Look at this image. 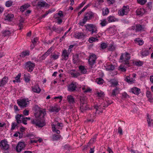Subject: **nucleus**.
<instances>
[{"mask_svg": "<svg viewBox=\"0 0 153 153\" xmlns=\"http://www.w3.org/2000/svg\"><path fill=\"white\" fill-rule=\"evenodd\" d=\"M46 114L45 110H39L36 114V116L37 117V118L36 119H32L31 121V123L39 128L42 127L46 124L44 117Z\"/></svg>", "mask_w": 153, "mask_h": 153, "instance_id": "nucleus-1", "label": "nucleus"}, {"mask_svg": "<svg viewBox=\"0 0 153 153\" xmlns=\"http://www.w3.org/2000/svg\"><path fill=\"white\" fill-rule=\"evenodd\" d=\"M130 54L127 52L121 53L120 59V61L123 64L129 66V60L130 59Z\"/></svg>", "mask_w": 153, "mask_h": 153, "instance_id": "nucleus-2", "label": "nucleus"}, {"mask_svg": "<svg viewBox=\"0 0 153 153\" xmlns=\"http://www.w3.org/2000/svg\"><path fill=\"white\" fill-rule=\"evenodd\" d=\"M0 147L2 150H4V153H10L9 145L8 142L5 140H3L0 142Z\"/></svg>", "mask_w": 153, "mask_h": 153, "instance_id": "nucleus-3", "label": "nucleus"}, {"mask_svg": "<svg viewBox=\"0 0 153 153\" xmlns=\"http://www.w3.org/2000/svg\"><path fill=\"white\" fill-rule=\"evenodd\" d=\"M87 30L91 32V34L94 33H97V30L96 26L94 24H88L84 26Z\"/></svg>", "mask_w": 153, "mask_h": 153, "instance_id": "nucleus-4", "label": "nucleus"}, {"mask_svg": "<svg viewBox=\"0 0 153 153\" xmlns=\"http://www.w3.org/2000/svg\"><path fill=\"white\" fill-rule=\"evenodd\" d=\"M108 105V103H107L105 105L103 104L101 105L97 104L94 105V107L96 110V112H97L98 114H100V113H102L103 110L107 107Z\"/></svg>", "mask_w": 153, "mask_h": 153, "instance_id": "nucleus-5", "label": "nucleus"}, {"mask_svg": "<svg viewBox=\"0 0 153 153\" xmlns=\"http://www.w3.org/2000/svg\"><path fill=\"white\" fill-rule=\"evenodd\" d=\"M17 103L20 107H26L29 104L28 99H23L20 100H18Z\"/></svg>", "mask_w": 153, "mask_h": 153, "instance_id": "nucleus-6", "label": "nucleus"}, {"mask_svg": "<svg viewBox=\"0 0 153 153\" xmlns=\"http://www.w3.org/2000/svg\"><path fill=\"white\" fill-rule=\"evenodd\" d=\"M25 68L27 69L28 71L31 72L35 66V64L30 61H29L25 63Z\"/></svg>", "mask_w": 153, "mask_h": 153, "instance_id": "nucleus-7", "label": "nucleus"}, {"mask_svg": "<svg viewBox=\"0 0 153 153\" xmlns=\"http://www.w3.org/2000/svg\"><path fill=\"white\" fill-rule=\"evenodd\" d=\"M96 59V56L94 54H92L90 56L88 62L91 68H93L95 67L94 64L95 63Z\"/></svg>", "mask_w": 153, "mask_h": 153, "instance_id": "nucleus-8", "label": "nucleus"}, {"mask_svg": "<svg viewBox=\"0 0 153 153\" xmlns=\"http://www.w3.org/2000/svg\"><path fill=\"white\" fill-rule=\"evenodd\" d=\"M129 11V7L128 6H124L122 9L119 10L118 14L121 16H123L127 14L128 12Z\"/></svg>", "mask_w": 153, "mask_h": 153, "instance_id": "nucleus-9", "label": "nucleus"}, {"mask_svg": "<svg viewBox=\"0 0 153 153\" xmlns=\"http://www.w3.org/2000/svg\"><path fill=\"white\" fill-rule=\"evenodd\" d=\"M77 88V83L76 82H73L68 85V90L70 92H74L76 91Z\"/></svg>", "mask_w": 153, "mask_h": 153, "instance_id": "nucleus-10", "label": "nucleus"}, {"mask_svg": "<svg viewBox=\"0 0 153 153\" xmlns=\"http://www.w3.org/2000/svg\"><path fill=\"white\" fill-rule=\"evenodd\" d=\"M25 147V144L23 142H19L16 147V150L18 152H20Z\"/></svg>", "mask_w": 153, "mask_h": 153, "instance_id": "nucleus-11", "label": "nucleus"}, {"mask_svg": "<svg viewBox=\"0 0 153 153\" xmlns=\"http://www.w3.org/2000/svg\"><path fill=\"white\" fill-rule=\"evenodd\" d=\"M134 27H135L134 29L136 32L142 31L144 30L145 27L143 25L137 24L135 25Z\"/></svg>", "mask_w": 153, "mask_h": 153, "instance_id": "nucleus-12", "label": "nucleus"}, {"mask_svg": "<svg viewBox=\"0 0 153 153\" xmlns=\"http://www.w3.org/2000/svg\"><path fill=\"white\" fill-rule=\"evenodd\" d=\"M69 73L72 77L74 78H76L80 75V73L77 71H76L75 70H71Z\"/></svg>", "mask_w": 153, "mask_h": 153, "instance_id": "nucleus-13", "label": "nucleus"}, {"mask_svg": "<svg viewBox=\"0 0 153 153\" xmlns=\"http://www.w3.org/2000/svg\"><path fill=\"white\" fill-rule=\"evenodd\" d=\"M69 53L68 52L67 50H64L62 52V58L63 59L66 60L68 58Z\"/></svg>", "mask_w": 153, "mask_h": 153, "instance_id": "nucleus-14", "label": "nucleus"}, {"mask_svg": "<svg viewBox=\"0 0 153 153\" xmlns=\"http://www.w3.org/2000/svg\"><path fill=\"white\" fill-rule=\"evenodd\" d=\"M31 88L32 91L37 93H39L41 90L40 88L37 84L32 86Z\"/></svg>", "mask_w": 153, "mask_h": 153, "instance_id": "nucleus-15", "label": "nucleus"}, {"mask_svg": "<svg viewBox=\"0 0 153 153\" xmlns=\"http://www.w3.org/2000/svg\"><path fill=\"white\" fill-rule=\"evenodd\" d=\"M67 101L70 104H73L75 103V99L72 95H68L67 96Z\"/></svg>", "mask_w": 153, "mask_h": 153, "instance_id": "nucleus-16", "label": "nucleus"}, {"mask_svg": "<svg viewBox=\"0 0 153 153\" xmlns=\"http://www.w3.org/2000/svg\"><path fill=\"white\" fill-rule=\"evenodd\" d=\"M8 78L6 76L4 77L0 82V87H3L8 82Z\"/></svg>", "mask_w": 153, "mask_h": 153, "instance_id": "nucleus-17", "label": "nucleus"}, {"mask_svg": "<svg viewBox=\"0 0 153 153\" xmlns=\"http://www.w3.org/2000/svg\"><path fill=\"white\" fill-rule=\"evenodd\" d=\"M14 17V15L12 13H7L5 15V20H7L9 21H11Z\"/></svg>", "mask_w": 153, "mask_h": 153, "instance_id": "nucleus-18", "label": "nucleus"}, {"mask_svg": "<svg viewBox=\"0 0 153 153\" xmlns=\"http://www.w3.org/2000/svg\"><path fill=\"white\" fill-rule=\"evenodd\" d=\"M131 92L134 94L138 95L140 94V89L137 87H134L131 88Z\"/></svg>", "mask_w": 153, "mask_h": 153, "instance_id": "nucleus-19", "label": "nucleus"}, {"mask_svg": "<svg viewBox=\"0 0 153 153\" xmlns=\"http://www.w3.org/2000/svg\"><path fill=\"white\" fill-rule=\"evenodd\" d=\"M119 89V88H118L116 87L115 89L112 90V92L110 94V96L112 97L116 96L119 92L118 90Z\"/></svg>", "mask_w": 153, "mask_h": 153, "instance_id": "nucleus-20", "label": "nucleus"}, {"mask_svg": "<svg viewBox=\"0 0 153 153\" xmlns=\"http://www.w3.org/2000/svg\"><path fill=\"white\" fill-rule=\"evenodd\" d=\"M88 20H89L88 19V17L85 14L84 15V18L82 19V21H80L78 24L82 26H84L86 22Z\"/></svg>", "mask_w": 153, "mask_h": 153, "instance_id": "nucleus-21", "label": "nucleus"}, {"mask_svg": "<svg viewBox=\"0 0 153 153\" xmlns=\"http://www.w3.org/2000/svg\"><path fill=\"white\" fill-rule=\"evenodd\" d=\"M80 109L81 112L83 113L85 111L89 109V108L88 106V105L86 104L80 105Z\"/></svg>", "mask_w": 153, "mask_h": 153, "instance_id": "nucleus-22", "label": "nucleus"}, {"mask_svg": "<svg viewBox=\"0 0 153 153\" xmlns=\"http://www.w3.org/2000/svg\"><path fill=\"white\" fill-rule=\"evenodd\" d=\"M109 82L111 84V86L112 87H115L118 85V81L117 80L115 79H111Z\"/></svg>", "mask_w": 153, "mask_h": 153, "instance_id": "nucleus-23", "label": "nucleus"}, {"mask_svg": "<svg viewBox=\"0 0 153 153\" xmlns=\"http://www.w3.org/2000/svg\"><path fill=\"white\" fill-rule=\"evenodd\" d=\"M150 52L149 50H146L145 49H143L140 52V54L142 56H146L149 55L150 53Z\"/></svg>", "mask_w": 153, "mask_h": 153, "instance_id": "nucleus-24", "label": "nucleus"}, {"mask_svg": "<svg viewBox=\"0 0 153 153\" xmlns=\"http://www.w3.org/2000/svg\"><path fill=\"white\" fill-rule=\"evenodd\" d=\"M107 20L108 22H111L118 21V19L115 18L113 16H109L107 17Z\"/></svg>", "mask_w": 153, "mask_h": 153, "instance_id": "nucleus-25", "label": "nucleus"}, {"mask_svg": "<svg viewBox=\"0 0 153 153\" xmlns=\"http://www.w3.org/2000/svg\"><path fill=\"white\" fill-rule=\"evenodd\" d=\"M85 36L83 33L78 32L76 33L75 34V36L76 38L78 39H82Z\"/></svg>", "mask_w": 153, "mask_h": 153, "instance_id": "nucleus-26", "label": "nucleus"}, {"mask_svg": "<svg viewBox=\"0 0 153 153\" xmlns=\"http://www.w3.org/2000/svg\"><path fill=\"white\" fill-rule=\"evenodd\" d=\"M147 120L148 124L149 126H153V120L151 119V117L149 116V114H147Z\"/></svg>", "mask_w": 153, "mask_h": 153, "instance_id": "nucleus-27", "label": "nucleus"}, {"mask_svg": "<svg viewBox=\"0 0 153 153\" xmlns=\"http://www.w3.org/2000/svg\"><path fill=\"white\" fill-rule=\"evenodd\" d=\"M11 32L8 30H3L2 32V36L5 37L10 36L11 34Z\"/></svg>", "mask_w": 153, "mask_h": 153, "instance_id": "nucleus-28", "label": "nucleus"}, {"mask_svg": "<svg viewBox=\"0 0 153 153\" xmlns=\"http://www.w3.org/2000/svg\"><path fill=\"white\" fill-rule=\"evenodd\" d=\"M85 15L87 16L89 20L91 19L92 18H94V13L91 12L87 13Z\"/></svg>", "mask_w": 153, "mask_h": 153, "instance_id": "nucleus-29", "label": "nucleus"}, {"mask_svg": "<svg viewBox=\"0 0 153 153\" xmlns=\"http://www.w3.org/2000/svg\"><path fill=\"white\" fill-rule=\"evenodd\" d=\"M136 12L137 15L142 16L144 13V9H138L136 10Z\"/></svg>", "mask_w": 153, "mask_h": 153, "instance_id": "nucleus-30", "label": "nucleus"}, {"mask_svg": "<svg viewBox=\"0 0 153 153\" xmlns=\"http://www.w3.org/2000/svg\"><path fill=\"white\" fill-rule=\"evenodd\" d=\"M80 105L87 104V98L85 97H81L80 98Z\"/></svg>", "mask_w": 153, "mask_h": 153, "instance_id": "nucleus-31", "label": "nucleus"}, {"mask_svg": "<svg viewBox=\"0 0 153 153\" xmlns=\"http://www.w3.org/2000/svg\"><path fill=\"white\" fill-rule=\"evenodd\" d=\"M30 6V5L29 4H25L20 7V10L22 12H23Z\"/></svg>", "mask_w": 153, "mask_h": 153, "instance_id": "nucleus-32", "label": "nucleus"}, {"mask_svg": "<svg viewBox=\"0 0 153 153\" xmlns=\"http://www.w3.org/2000/svg\"><path fill=\"white\" fill-rule=\"evenodd\" d=\"M59 53L58 52L54 53H53V54L51 55L52 57L53 58V60L57 59L59 58Z\"/></svg>", "mask_w": 153, "mask_h": 153, "instance_id": "nucleus-33", "label": "nucleus"}, {"mask_svg": "<svg viewBox=\"0 0 153 153\" xmlns=\"http://www.w3.org/2000/svg\"><path fill=\"white\" fill-rule=\"evenodd\" d=\"M29 55V51H24L21 53L19 56L22 57H24L26 56H28Z\"/></svg>", "mask_w": 153, "mask_h": 153, "instance_id": "nucleus-34", "label": "nucleus"}, {"mask_svg": "<svg viewBox=\"0 0 153 153\" xmlns=\"http://www.w3.org/2000/svg\"><path fill=\"white\" fill-rule=\"evenodd\" d=\"M79 69L82 74H85L87 72V70L83 66H80L79 67Z\"/></svg>", "mask_w": 153, "mask_h": 153, "instance_id": "nucleus-35", "label": "nucleus"}, {"mask_svg": "<svg viewBox=\"0 0 153 153\" xmlns=\"http://www.w3.org/2000/svg\"><path fill=\"white\" fill-rule=\"evenodd\" d=\"M46 2L43 1H39L38 2V6L40 7H42L45 6Z\"/></svg>", "mask_w": 153, "mask_h": 153, "instance_id": "nucleus-36", "label": "nucleus"}, {"mask_svg": "<svg viewBox=\"0 0 153 153\" xmlns=\"http://www.w3.org/2000/svg\"><path fill=\"white\" fill-rule=\"evenodd\" d=\"M61 136L59 135L54 134L52 136V139L53 141L59 139Z\"/></svg>", "mask_w": 153, "mask_h": 153, "instance_id": "nucleus-37", "label": "nucleus"}, {"mask_svg": "<svg viewBox=\"0 0 153 153\" xmlns=\"http://www.w3.org/2000/svg\"><path fill=\"white\" fill-rule=\"evenodd\" d=\"M122 98L123 99H125L130 98L129 96L128 95L126 92H124L122 93Z\"/></svg>", "mask_w": 153, "mask_h": 153, "instance_id": "nucleus-38", "label": "nucleus"}, {"mask_svg": "<svg viewBox=\"0 0 153 153\" xmlns=\"http://www.w3.org/2000/svg\"><path fill=\"white\" fill-rule=\"evenodd\" d=\"M125 80L127 82L130 84H132L134 83V80H131L130 79L129 77L128 76H127L126 77Z\"/></svg>", "mask_w": 153, "mask_h": 153, "instance_id": "nucleus-39", "label": "nucleus"}, {"mask_svg": "<svg viewBox=\"0 0 153 153\" xmlns=\"http://www.w3.org/2000/svg\"><path fill=\"white\" fill-rule=\"evenodd\" d=\"M134 41L138 43L139 45H142L143 44V40H140L139 38H136L135 39Z\"/></svg>", "mask_w": 153, "mask_h": 153, "instance_id": "nucleus-40", "label": "nucleus"}, {"mask_svg": "<svg viewBox=\"0 0 153 153\" xmlns=\"http://www.w3.org/2000/svg\"><path fill=\"white\" fill-rule=\"evenodd\" d=\"M90 5V4H88L87 5H86V6H85L83 9H82L81 10L80 12H79L78 13V16H79Z\"/></svg>", "mask_w": 153, "mask_h": 153, "instance_id": "nucleus-41", "label": "nucleus"}, {"mask_svg": "<svg viewBox=\"0 0 153 153\" xmlns=\"http://www.w3.org/2000/svg\"><path fill=\"white\" fill-rule=\"evenodd\" d=\"M109 10L108 8L102 10V14L103 16L107 15L109 13Z\"/></svg>", "mask_w": 153, "mask_h": 153, "instance_id": "nucleus-42", "label": "nucleus"}, {"mask_svg": "<svg viewBox=\"0 0 153 153\" xmlns=\"http://www.w3.org/2000/svg\"><path fill=\"white\" fill-rule=\"evenodd\" d=\"M101 22L100 23V24L102 27L105 26L108 23L107 22L106 19H104L101 20Z\"/></svg>", "mask_w": 153, "mask_h": 153, "instance_id": "nucleus-43", "label": "nucleus"}, {"mask_svg": "<svg viewBox=\"0 0 153 153\" xmlns=\"http://www.w3.org/2000/svg\"><path fill=\"white\" fill-rule=\"evenodd\" d=\"M103 80L101 78L97 79L96 81L97 83L99 84H101L103 83Z\"/></svg>", "mask_w": 153, "mask_h": 153, "instance_id": "nucleus-44", "label": "nucleus"}, {"mask_svg": "<svg viewBox=\"0 0 153 153\" xmlns=\"http://www.w3.org/2000/svg\"><path fill=\"white\" fill-rule=\"evenodd\" d=\"M52 131L53 132L55 131L56 133L58 134H59L60 133V131L56 129V127L54 125L52 126Z\"/></svg>", "mask_w": 153, "mask_h": 153, "instance_id": "nucleus-45", "label": "nucleus"}, {"mask_svg": "<svg viewBox=\"0 0 153 153\" xmlns=\"http://www.w3.org/2000/svg\"><path fill=\"white\" fill-rule=\"evenodd\" d=\"M13 3V2L11 1H7L5 3V6L7 7H10L12 5Z\"/></svg>", "mask_w": 153, "mask_h": 153, "instance_id": "nucleus-46", "label": "nucleus"}, {"mask_svg": "<svg viewBox=\"0 0 153 153\" xmlns=\"http://www.w3.org/2000/svg\"><path fill=\"white\" fill-rule=\"evenodd\" d=\"M20 115L19 114H17L16 117V119L17 123H21L22 120H20Z\"/></svg>", "mask_w": 153, "mask_h": 153, "instance_id": "nucleus-47", "label": "nucleus"}, {"mask_svg": "<svg viewBox=\"0 0 153 153\" xmlns=\"http://www.w3.org/2000/svg\"><path fill=\"white\" fill-rule=\"evenodd\" d=\"M60 108H56V107H52L51 108V111H55L56 112H58L60 110Z\"/></svg>", "mask_w": 153, "mask_h": 153, "instance_id": "nucleus-48", "label": "nucleus"}, {"mask_svg": "<svg viewBox=\"0 0 153 153\" xmlns=\"http://www.w3.org/2000/svg\"><path fill=\"white\" fill-rule=\"evenodd\" d=\"M98 39L96 38L91 37L89 38V41L91 43H92L94 42H95L97 41Z\"/></svg>", "mask_w": 153, "mask_h": 153, "instance_id": "nucleus-49", "label": "nucleus"}, {"mask_svg": "<svg viewBox=\"0 0 153 153\" xmlns=\"http://www.w3.org/2000/svg\"><path fill=\"white\" fill-rule=\"evenodd\" d=\"M78 55H75L73 56V62L74 64L77 63L78 60Z\"/></svg>", "mask_w": 153, "mask_h": 153, "instance_id": "nucleus-50", "label": "nucleus"}, {"mask_svg": "<svg viewBox=\"0 0 153 153\" xmlns=\"http://www.w3.org/2000/svg\"><path fill=\"white\" fill-rule=\"evenodd\" d=\"M24 80L26 82H29L30 81V77L29 76H27L25 74L24 75Z\"/></svg>", "mask_w": 153, "mask_h": 153, "instance_id": "nucleus-51", "label": "nucleus"}, {"mask_svg": "<svg viewBox=\"0 0 153 153\" xmlns=\"http://www.w3.org/2000/svg\"><path fill=\"white\" fill-rule=\"evenodd\" d=\"M108 45L106 44V43L103 42L102 43L100 46V47L102 49H104L106 48L107 47Z\"/></svg>", "mask_w": 153, "mask_h": 153, "instance_id": "nucleus-52", "label": "nucleus"}, {"mask_svg": "<svg viewBox=\"0 0 153 153\" xmlns=\"http://www.w3.org/2000/svg\"><path fill=\"white\" fill-rule=\"evenodd\" d=\"M138 3L141 4H144L147 1V0H137Z\"/></svg>", "mask_w": 153, "mask_h": 153, "instance_id": "nucleus-53", "label": "nucleus"}, {"mask_svg": "<svg viewBox=\"0 0 153 153\" xmlns=\"http://www.w3.org/2000/svg\"><path fill=\"white\" fill-rule=\"evenodd\" d=\"M134 64L136 66H140L143 65V63L141 61H138L135 62H134Z\"/></svg>", "mask_w": 153, "mask_h": 153, "instance_id": "nucleus-54", "label": "nucleus"}, {"mask_svg": "<svg viewBox=\"0 0 153 153\" xmlns=\"http://www.w3.org/2000/svg\"><path fill=\"white\" fill-rule=\"evenodd\" d=\"M21 76V74H19L18 75L15 77V79L16 82H20V78Z\"/></svg>", "mask_w": 153, "mask_h": 153, "instance_id": "nucleus-55", "label": "nucleus"}, {"mask_svg": "<svg viewBox=\"0 0 153 153\" xmlns=\"http://www.w3.org/2000/svg\"><path fill=\"white\" fill-rule=\"evenodd\" d=\"M17 123H12L11 128V131L15 129V127L17 126Z\"/></svg>", "mask_w": 153, "mask_h": 153, "instance_id": "nucleus-56", "label": "nucleus"}, {"mask_svg": "<svg viewBox=\"0 0 153 153\" xmlns=\"http://www.w3.org/2000/svg\"><path fill=\"white\" fill-rule=\"evenodd\" d=\"M114 66L112 65H110L109 66L108 68H106V69L107 70L109 71H112L114 70Z\"/></svg>", "mask_w": 153, "mask_h": 153, "instance_id": "nucleus-57", "label": "nucleus"}, {"mask_svg": "<svg viewBox=\"0 0 153 153\" xmlns=\"http://www.w3.org/2000/svg\"><path fill=\"white\" fill-rule=\"evenodd\" d=\"M115 49V47L113 45H110L108 48V50L109 51H113Z\"/></svg>", "mask_w": 153, "mask_h": 153, "instance_id": "nucleus-58", "label": "nucleus"}, {"mask_svg": "<svg viewBox=\"0 0 153 153\" xmlns=\"http://www.w3.org/2000/svg\"><path fill=\"white\" fill-rule=\"evenodd\" d=\"M119 70L122 72H125L126 71V69L122 65H120L119 67Z\"/></svg>", "mask_w": 153, "mask_h": 153, "instance_id": "nucleus-59", "label": "nucleus"}, {"mask_svg": "<svg viewBox=\"0 0 153 153\" xmlns=\"http://www.w3.org/2000/svg\"><path fill=\"white\" fill-rule=\"evenodd\" d=\"M63 30V27H59L57 28V30H56V32L59 33Z\"/></svg>", "mask_w": 153, "mask_h": 153, "instance_id": "nucleus-60", "label": "nucleus"}, {"mask_svg": "<svg viewBox=\"0 0 153 153\" xmlns=\"http://www.w3.org/2000/svg\"><path fill=\"white\" fill-rule=\"evenodd\" d=\"M97 96L100 97H104V93L103 92H97Z\"/></svg>", "mask_w": 153, "mask_h": 153, "instance_id": "nucleus-61", "label": "nucleus"}, {"mask_svg": "<svg viewBox=\"0 0 153 153\" xmlns=\"http://www.w3.org/2000/svg\"><path fill=\"white\" fill-rule=\"evenodd\" d=\"M27 117H25L22 118V122L25 125H26L27 124V123L26 122L27 121Z\"/></svg>", "mask_w": 153, "mask_h": 153, "instance_id": "nucleus-62", "label": "nucleus"}, {"mask_svg": "<svg viewBox=\"0 0 153 153\" xmlns=\"http://www.w3.org/2000/svg\"><path fill=\"white\" fill-rule=\"evenodd\" d=\"M118 132L120 135L123 134V131L122 128L120 127H119L118 128Z\"/></svg>", "mask_w": 153, "mask_h": 153, "instance_id": "nucleus-63", "label": "nucleus"}, {"mask_svg": "<svg viewBox=\"0 0 153 153\" xmlns=\"http://www.w3.org/2000/svg\"><path fill=\"white\" fill-rule=\"evenodd\" d=\"M29 113V111L28 110H25L23 111V114L25 116H27L28 115Z\"/></svg>", "mask_w": 153, "mask_h": 153, "instance_id": "nucleus-64", "label": "nucleus"}]
</instances>
